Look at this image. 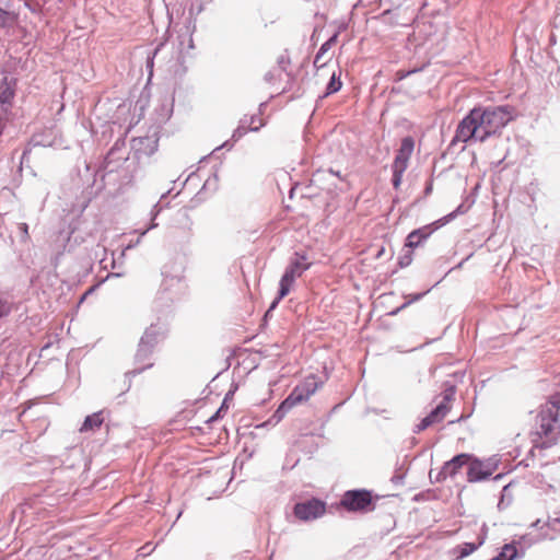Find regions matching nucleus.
<instances>
[{"label": "nucleus", "mask_w": 560, "mask_h": 560, "mask_svg": "<svg viewBox=\"0 0 560 560\" xmlns=\"http://www.w3.org/2000/svg\"><path fill=\"white\" fill-rule=\"evenodd\" d=\"M513 119V108L508 105L475 107L458 124L453 142H485L500 132Z\"/></svg>", "instance_id": "obj_1"}, {"label": "nucleus", "mask_w": 560, "mask_h": 560, "mask_svg": "<svg viewBox=\"0 0 560 560\" xmlns=\"http://www.w3.org/2000/svg\"><path fill=\"white\" fill-rule=\"evenodd\" d=\"M560 415V404L556 400L548 401L539 413L540 431L539 434L547 439V443L556 444L558 440L560 424L558 417Z\"/></svg>", "instance_id": "obj_2"}, {"label": "nucleus", "mask_w": 560, "mask_h": 560, "mask_svg": "<svg viewBox=\"0 0 560 560\" xmlns=\"http://www.w3.org/2000/svg\"><path fill=\"white\" fill-rule=\"evenodd\" d=\"M311 265L312 264L307 261L305 255L298 253L295 254V258L291 260L289 267L285 269L280 280L279 294L276 301L272 303L271 308H273L280 300L289 294L295 279L301 277L302 273L311 267Z\"/></svg>", "instance_id": "obj_3"}, {"label": "nucleus", "mask_w": 560, "mask_h": 560, "mask_svg": "<svg viewBox=\"0 0 560 560\" xmlns=\"http://www.w3.org/2000/svg\"><path fill=\"white\" fill-rule=\"evenodd\" d=\"M318 388V383L315 376H310L301 384L295 386L291 394L281 402L276 413L280 417L284 416L296 405L306 401Z\"/></svg>", "instance_id": "obj_4"}, {"label": "nucleus", "mask_w": 560, "mask_h": 560, "mask_svg": "<svg viewBox=\"0 0 560 560\" xmlns=\"http://www.w3.org/2000/svg\"><path fill=\"white\" fill-rule=\"evenodd\" d=\"M415 149V141L411 137L401 140L400 148L394 159L393 168V186L398 189L400 187L402 175L408 167L409 160Z\"/></svg>", "instance_id": "obj_5"}, {"label": "nucleus", "mask_w": 560, "mask_h": 560, "mask_svg": "<svg viewBox=\"0 0 560 560\" xmlns=\"http://www.w3.org/2000/svg\"><path fill=\"white\" fill-rule=\"evenodd\" d=\"M340 505L349 512L364 513L374 509L372 493L364 489L346 491Z\"/></svg>", "instance_id": "obj_6"}, {"label": "nucleus", "mask_w": 560, "mask_h": 560, "mask_svg": "<svg viewBox=\"0 0 560 560\" xmlns=\"http://www.w3.org/2000/svg\"><path fill=\"white\" fill-rule=\"evenodd\" d=\"M166 337L165 330L159 325H151L145 329L140 339L138 357H145L152 352L154 347L163 341Z\"/></svg>", "instance_id": "obj_7"}, {"label": "nucleus", "mask_w": 560, "mask_h": 560, "mask_svg": "<svg viewBox=\"0 0 560 560\" xmlns=\"http://www.w3.org/2000/svg\"><path fill=\"white\" fill-rule=\"evenodd\" d=\"M325 512L326 504L318 499L296 503L294 506V515L301 521L315 520L324 515Z\"/></svg>", "instance_id": "obj_8"}, {"label": "nucleus", "mask_w": 560, "mask_h": 560, "mask_svg": "<svg viewBox=\"0 0 560 560\" xmlns=\"http://www.w3.org/2000/svg\"><path fill=\"white\" fill-rule=\"evenodd\" d=\"M338 33H335L328 40H326L319 48L315 56L314 67L316 68V77L323 75L320 72L329 70L330 62L334 57L331 48L337 44Z\"/></svg>", "instance_id": "obj_9"}, {"label": "nucleus", "mask_w": 560, "mask_h": 560, "mask_svg": "<svg viewBox=\"0 0 560 560\" xmlns=\"http://www.w3.org/2000/svg\"><path fill=\"white\" fill-rule=\"evenodd\" d=\"M452 394H446L443 400L418 424V431H423L427 428L440 423L451 410Z\"/></svg>", "instance_id": "obj_10"}, {"label": "nucleus", "mask_w": 560, "mask_h": 560, "mask_svg": "<svg viewBox=\"0 0 560 560\" xmlns=\"http://www.w3.org/2000/svg\"><path fill=\"white\" fill-rule=\"evenodd\" d=\"M15 80L10 78L5 73H0V109L5 110V117H8L12 100L15 95Z\"/></svg>", "instance_id": "obj_11"}, {"label": "nucleus", "mask_w": 560, "mask_h": 560, "mask_svg": "<svg viewBox=\"0 0 560 560\" xmlns=\"http://www.w3.org/2000/svg\"><path fill=\"white\" fill-rule=\"evenodd\" d=\"M493 470L477 458L469 460L467 479L469 482H478L488 479L492 475Z\"/></svg>", "instance_id": "obj_12"}, {"label": "nucleus", "mask_w": 560, "mask_h": 560, "mask_svg": "<svg viewBox=\"0 0 560 560\" xmlns=\"http://www.w3.org/2000/svg\"><path fill=\"white\" fill-rule=\"evenodd\" d=\"M470 459L471 455L469 454H458L444 464L440 475L443 477V479H445L447 476L454 477L463 468V466L469 465Z\"/></svg>", "instance_id": "obj_13"}, {"label": "nucleus", "mask_w": 560, "mask_h": 560, "mask_svg": "<svg viewBox=\"0 0 560 560\" xmlns=\"http://www.w3.org/2000/svg\"><path fill=\"white\" fill-rule=\"evenodd\" d=\"M262 126H265V120L261 113L254 114L249 118L245 117L235 130L234 137H242L248 131H258Z\"/></svg>", "instance_id": "obj_14"}, {"label": "nucleus", "mask_w": 560, "mask_h": 560, "mask_svg": "<svg viewBox=\"0 0 560 560\" xmlns=\"http://www.w3.org/2000/svg\"><path fill=\"white\" fill-rule=\"evenodd\" d=\"M432 233L430 225L422 226L410 232L407 236L406 246L410 248L418 247L423 241H425Z\"/></svg>", "instance_id": "obj_15"}, {"label": "nucleus", "mask_w": 560, "mask_h": 560, "mask_svg": "<svg viewBox=\"0 0 560 560\" xmlns=\"http://www.w3.org/2000/svg\"><path fill=\"white\" fill-rule=\"evenodd\" d=\"M482 545V541L475 544V542H464L456 547H454L450 553L453 558V560H463L464 558L470 556L474 553L480 546Z\"/></svg>", "instance_id": "obj_16"}, {"label": "nucleus", "mask_w": 560, "mask_h": 560, "mask_svg": "<svg viewBox=\"0 0 560 560\" xmlns=\"http://www.w3.org/2000/svg\"><path fill=\"white\" fill-rule=\"evenodd\" d=\"M104 421H105V418L103 416V411L94 412L84 419L79 431L81 433H84V432H89V431L100 430L101 427L103 425Z\"/></svg>", "instance_id": "obj_17"}, {"label": "nucleus", "mask_w": 560, "mask_h": 560, "mask_svg": "<svg viewBox=\"0 0 560 560\" xmlns=\"http://www.w3.org/2000/svg\"><path fill=\"white\" fill-rule=\"evenodd\" d=\"M162 276H163V280H162V283H161V288L164 291L171 290V288L173 287L174 282L178 283V282L182 281V277L180 276H173L171 273V267L170 266H164L163 267Z\"/></svg>", "instance_id": "obj_18"}, {"label": "nucleus", "mask_w": 560, "mask_h": 560, "mask_svg": "<svg viewBox=\"0 0 560 560\" xmlns=\"http://www.w3.org/2000/svg\"><path fill=\"white\" fill-rule=\"evenodd\" d=\"M517 556V549L514 544H505L501 552L491 560H514Z\"/></svg>", "instance_id": "obj_19"}, {"label": "nucleus", "mask_w": 560, "mask_h": 560, "mask_svg": "<svg viewBox=\"0 0 560 560\" xmlns=\"http://www.w3.org/2000/svg\"><path fill=\"white\" fill-rule=\"evenodd\" d=\"M326 74H330V81H329V83L327 85V89H326V95H329V94L338 92L341 89V86H342V83L340 81V77L337 75L335 70L328 71Z\"/></svg>", "instance_id": "obj_20"}, {"label": "nucleus", "mask_w": 560, "mask_h": 560, "mask_svg": "<svg viewBox=\"0 0 560 560\" xmlns=\"http://www.w3.org/2000/svg\"><path fill=\"white\" fill-rule=\"evenodd\" d=\"M422 293H418V294H412V295H408L406 299L407 301L400 306L398 307L397 310H395L394 312H392V314H397L400 310L402 308H406L408 305H410L412 302H416L418 300H420L422 298Z\"/></svg>", "instance_id": "obj_21"}, {"label": "nucleus", "mask_w": 560, "mask_h": 560, "mask_svg": "<svg viewBox=\"0 0 560 560\" xmlns=\"http://www.w3.org/2000/svg\"><path fill=\"white\" fill-rule=\"evenodd\" d=\"M10 20V13L0 8V27H3L8 24Z\"/></svg>", "instance_id": "obj_22"}, {"label": "nucleus", "mask_w": 560, "mask_h": 560, "mask_svg": "<svg viewBox=\"0 0 560 560\" xmlns=\"http://www.w3.org/2000/svg\"><path fill=\"white\" fill-rule=\"evenodd\" d=\"M19 229L22 232L23 241H30L28 225L26 223H20Z\"/></svg>", "instance_id": "obj_23"}, {"label": "nucleus", "mask_w": 560, "mask_h": 560, "mask_svg": "<svg viewBox=\"0 0 560 560\" xmlns=\"http://www.w3.org/2000/svg\"><path fill=\"white\" fill-rule=\"evenodd\" d=\"M10 306L5 302L0 300V318L7 316L10 313Z\"/></svg>", "instance_id": "obj_24"}, {"label": "nucleus", "mask_w": 560, "mask_h": 560, "mask_svg": "<svg viewBox=\"0 0 560 560\" xmlns=\"http://www.w3.org/2000/svg\"><path fill=\"white\" fill-rule=\"evenodd\" d=\"M7 119H8V117H5V110L0 109V135L2 133V130L4 128V124H5Z\"/></svg>", "instance_id": "obj_25"}, {"label": "nucleus", "mask_w": 560, "mask_h": 560, "mask_svg": "<svg viewBox=\"0 0 560 560\" xmlns=\"http://www.w3.org/2000/svg\"><path fill=\"white\" fill-rule=\"evenodd\" d=\"M550 42L552 45H556L557 44V39H556V36L555 35H551L550 37Z\"/></svg>", "instance_id": "obj_26"}]
</instances>
